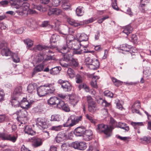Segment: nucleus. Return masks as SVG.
Segmentation results:
<instances>
[{
	"label": "nucleus",
	"instance_id": "f3484780",
	"mask_svg": "<svg viewBox=\"0 0 151 151\" xmlns=\"http://www.w3.org/2000/svg\"><path fill=\"white\" fill-rule=\"evenodd\" d=\"M99 65L100 63L99 60L97 59H94L91 64L88 66V67L91 70H95L99 68Z\"/></svg>",
	"mask_w": 151,
	"mask_h": 151
},
{
	"label": "nucleus",
	"instance_id": "a18cd8bd",
	"mask_svg": "<svg viewBox=\"0 0 151 151\" xmlns=\"http://www.w3.org/2000/svg\"><path fill=\"white\" fill-rule=\"evenodd\" d=\"M62 7L63 9L65 10L69 9L70 6V3L67 1H63Z\"/></svg>",
	"mask_w": 151,
	"mask_h": 151
},
{
	"label": "nucleus",
	"instance_id": "c03bdc74",
	"mask_svg": "<svg viewBox=\"0 0 151 151\" xmlns=\"http://www.w3.org/2000/svg\"><path fill=\"white\" fill-rule=\"evenodd\" d=\"M37 123L41 127H43L44 125H45L46 124L45 119L41 118H38Z\"/></svg>",
	"mask_w": 151,
	"mask_h": 151
},
{
	"label": "nucleus",
	"instance_id": "8fccbe9b",
	"mask_svg": "<svg viewBox=\"0 0 151 151\" xmlns=\"http://www.w3.org/2000/svg\"><path fill=\"white\" fill-rule=\"evenodd\" d=\"M65 104V103L63 101L60 99L57 106L58 108L61 110Z\"/></svg>",
	"mask_w": 151,
	"mask_h": 151
},
{
	"label": "nucleus",
	"instance_id": "aec40b11",
	"mask_svg": "<svg viewBox=\"0 0 151 151\" xmlns=\"http://www.w3.org/2000/svg\"><path fill=\"white\" fill-rule=\"evenodd\" d=\"M93 133L90 130H86L83 135V139L86 141H89L92 138Z\"/></svg>",
	"mask_w": 151,
	"mask_h": 151
},
{
	"label": "nucleus",
	"instance_id": "9b49d317",
	"mask_svg": "<svg viewBox=\"0 0 151 151\" xmlns=\"http://www.w3.org/2000/svg\"><path fill=\"white\" fill-rule=\"evenodd\" d=\"M71 146L75 149L83 150L86 148L85 142H78L76 141L72 143Z\"/></svg>",
	"mask_w": 151,
	"mask_h": 151
},
{
	"label": "nucleus",
	"instance_id": "a211bd4d",
	"mask_svg": "<svg viewBox=\"0 0 151 151\" xmlns=\"http://www.w3.org/2000/svg\"><path fill=\"white\" fill-rule=\"evenodd\" d=\"M31 103L28 102L26 98H23L20 102V106L24 109H28L31 107Z\"/></svg>",
	"mask_w": 151,
	"mask_h": 151
},
{
	"label": "nucleus",
	"instance_id": "dca6fc26",
	"mask_svg": "<svg viewBox=\"0 0 151 151\" xmlns=\"http://www.w3.org/2000/svg\"><path fill=\"white\" fill-rule=\"evenodd\" d=\"M37 91V94L40 97L45 96L46 94H48L45 85L39 87Z\"/></svg>",
	"mask_w": 151,
	"mask_h": 151
},
{
	"label": "nucleus",
	"instance_id": "a878e982",
	"mask_svg": "<svg viewBox=\"0 0 151 151\" xmlns=\"http://www.w3.org/2000/svg\"><path fill=\"white\" fill-rule=\"evenodd\" d=\"M79 63L77 60L73 58L69 63V66L73 68L77 69L78 68Z\"/></svg>",
	"mask_w": 151,
	"mask_h": 151
},
{
	"label": "nucleus",
	"instance_id": "de8ad7c7",
	"mask_svg": "<svg viewBox=\"0 0 151 151\" xmlns=\"http://www.w3.org/2000/svg\"><path fill=\"white\" fill-rule=\"evenodd\" d=\"M67 73L70 78H73L75 75L74 70L71 68H69L67 70Z\"/></svg>",
	"mask_w": 151,
	"mask_h": 151
},
{
	"label": "nucleus",
	"instance_id": "f8f14e48",
	"mask_svg": "<svg viewBox=\"0 0 151 151\" xmlns=\"http://www.w3.org/2000/svg\"><path fill=\"white\" fill-rule=\"evenodd\" d=\"M67 136L65 133L60 132L57 134L55 138L56 142L58 143H61L67 139Z\"/></svg>",
	"mask_w": 151,
	"mask_h": 151
},
{
	"label": "nucleus",
	"instance_id": "0eeeda50",
	"mask_svg": "<svg viewBox=\"0 0 151 151\" xmlns=\"http://www.w3.org/2000/svg\"><path fill=\"white\" fill-rule=\"evenodd\" d=\"M0 138L3 140H7L13 143L15 142L18 138L17 134H10L6 133H2L0 134Z\"/></svg>",
	"mask_w": 151,
	"mask_h": 151
},
{
	"label": "nucleus",
	"instance_id": "37998d69",
	"mask_svg": "<svg viewBox=\"0 0 151 151\" xmlns=\"http://www.w3.org/2000/svg\"><path fill=\"white\" fill-rule=\"evenodd\" d=\"M36 88L35 84H30L27 86V91L29 93H32L34 91Z\"/></svg>",
	"mask_w": 151,
	"mask_h": 151
},
{
	"label": "nucleus",
	"instance_id": "72a5a7b5",
	"mask_svg": "<svg viewBox=\"0 0 151 151\" xmlns=\"http://www.w3.org/2000/svg\"><path fill=\"white\" fill-rule=\"evenodd\" d=\"M118 127L124 129L127 132L128 131L129 129V126L127 125V124L124 123L119 122L118 123Z\"/></svg>",
	"mask_w": 151,
	"mask_h": 151
},
{
	"label": "nucleus",
	"instance_id": "bb28decb",
	"mask_svg": "<svg viewBox=\"0 0 151 151\" xmlns=\"http://www.w3.org/2000/svg\"><path fill=\"white\" fill-rule=\"evenodd\" d=\"M59 100L60 99L57 97H51L48 100L47 103L49 104L57 105Z\"/></svg>",
	"mask_w": 151,
	"mask_h": 151
},
{
	"label": "nucleus",
	"instance_id": "680f3d73",
	"mask_svg": "<svg viewBox=\"0 0 151 151\" xmlns=\"http://www.w3.org/2000/svg\"><path fill=\"white\" fill-rule=\"evenodd\" d=\"M87 100L88 102V105L95 102L92 98L90 96H87Z\"/></svg>",
	"mask_w": 151,
	"mask_h": 151
},
{
	"label": "nucleus",
	"instance_id": "6e6d98bb",
	"mask_svg": "<svg viewBox=\"0 0 151 151\" xmlns=\"http://www.w3.org/2000/svg\"><path fill=\"white\" fill-rule=\"evenodd\" d=\"M24 42L29 48L31 47L33 45V41L29 39H26L24 40Z\"/></svg>",
	"mask_w": 151,
	"mask_h": 151
},
{
	"label": "nucleus",
	"instance_id": "49530a36",
	"mask_svg": "<svg viewBox=\"0 0 151 151\" xmlns=\"http://www.w3.org/2000/svg\"><path fill=\"white\" fill-rule=\"evenodd\" d=\"M60 63L63 67H68L69 66V63L68 62H66L65 60H63V59H62L60 60Z\"/></svg>",
	"mask_w": 151,
	"mask_h": 151
},
{
	"label": "nucleus",
	"instance_id": "603ef678",
	"mask_svg": "<svg viewBox=\"0 0 151 151\" xmlns=\"http://www.w3.org/2000/svg\"><path fill=\"white\" fill-rule=\"evenodd\" d=\"M110 123L111 125L109 127H112L114 129V127H116L117 125V122L112 117H111L110 119Z\"/></svg>",
	"mask_w": 151,
	"mask_h": 151
},
{
	"label": "nucleus",
	"instance_id": "4468645a",
	"mask_svg": "<svg viewBox=\"0 0 151 151\" xmlns=\"http://www.w3.org/2000/svg\"><path fill=\"white\" fill-rule=\"evenodd\" d=\"M32 145L34 147H37L41 146L42 144V139L37 137H33L32 139Z\"/></svg>",
	"mask_w": 151,
	"mask_h": 151
},
{
	"label": "nucleus",
	"instance_id": "c9c22d12",
	"mask_svg": "<svg viewBox=\"0 0 151 151\" xmlns=\"http://www.w3.org/2000/svg\"><path fill=\"white\" fill-rule=\"evenodd\" d=\"M74 53L76 54L80 55L83 53H93V51H86V49H84V51H83L81 50L78 49L74 50Z\"/></svg>",
	"mask_w": 151,
	"mask_h": 151
},
{
	"label": "nucleus",
	"instance_id": "0e129e2a",
	"mask_svg": "<svg viewBox=\"0 0 151 151\" xmlns=\"http://www.w3.org/2000/svg\"><path fill=\"white\" fill-rule=\"evenodd\" d=\"M150 137L149 136H145L142 138V139L143 141L146 142L147 143H149L150 142Z\"/></svg>",
	"mask_w": 151,
	"mask_h": 151
},
{
	"label": "nucleus",
	"instance_id": "cd10ccee",
	"mask_svg": "<svg viewBox=\"0 0 151 151\" xmlns=\"http://www.w3.org/2000/svg\"><path fill=\"white\" fill-rule=\"evenodd\" d=\"M62 11L61 9L55 8L54 9H50V12L48 13L49 15L53 14L57 15H58L61 14Z\"/></svg>",
	"mask_w": 151,
	"mask_h": 151
},
{
	"label": "nucleus",
	"instance_id": "6e6552de",
	"mask_svg": "<svg viewBox=\"0 0 151 151\" xmlns=\"http://www.w3.org/2000/svg\"><path fill=\"white\" fill-rule=\"evenodd\" d=\"M83 79V78L82 76L79 74H78L76 76L75 78L76 83H81V84L79 85L78 86L79 90H80L81 89L83 88L85 89L86 91H88L89 90V87L86 84L82 83Z\"/></svg>",
	"mask_w": 151,
	"mask_h": 151
},
{
	"label": "nucleus",
	"instance_id": "6ab92c4d",
	"mask_svg": "<svg viewBox=\"0 0 151 151\" xmlns=\"http://www.w3.org/2000/svg\"><path fill=\"white\" fill-rule=\"evenodd\" d=\"M85 131V129L84 127H79L75 129L74 133L76 136H81L83 135Z\"/></svg>",
	"mask_w": 151,
	"mask_h": 151
},
{
	"label": "nucleus",
	"instance_id": "f704fd0d",
	"mask_svg": "<svg viewBox=\"0 0 151 151\" xmlns=\"http://www.w3.org/2000/svg\"><path fill=\"white\" fill-rule=\"evenodd\" d=\"M45 55L43 53L38 54L36 57V62L38 63H40L42 61H43L44 60ZM43 63V62L42 63Z\"/></svg>",
	"mask_w": 151,
	"mask_h": 151
},
{
	"label": "nucleus",
	"instance_id": "20e7f679",
	"mask_svg": "<svg viewBox=\"0 0 151 151\" xmlns=\"http://www.w3.org/2000/svg\"><path fill=\"white\" fill-rule=\"evenodd\" d=\"M28 113L25 110H20L17 112V120L20 123V124H25L28 120L27 117Z\"/></svg>",
	"mask_w": 151,
	"mask_h": 151
},
{
	"label": "nucleus",
	"instance_id": "423d86ee",
	"mask_svg": "<svg viewBox=\"0 0 151 151\" xmlns=\"http://www.w3.org/2000/svg\"><path fill=\"white\" fill-rule=\"evenodd\" d=\"M82 117V116H80L77 117L76 119H74V116H71L68 118L66 123L64 124L63 126L64 127H71L81 121Z\"/></svg>",
	"mask_w": 151,
	"mask_h": 151
},
{
	"label": "nucleus",
	"instance_id": "393cba45",
	"mask_svg": "<svg viewBox=\"0 0 151 151\" xmlns=\"http://www.w3.org/2000/svg\"><path fill=\"white\" fill-rule=\"evenodd\" d=\"M97 101L98 104L106 107H109L111 105L110 103L107 102L106 100H104L101 98L98 99Z\"/></svg>",
	"mask_w": 151,
	"mask_h": 151
},
{
	"label": "nucleus",
	"instance_id": "7ed1b4c3",
	"mask_svg": "<svg viewBox=\"0 0 151 151\" xmlns=\"http://www.w3.org/2000/svg\"><path fill=\"white\" fill-rule=\"evenodd\" d=\"M113 129L114 128L112 127H109L103 124H100L97 126V131L99 133H104L107 137H109L111 135Z\"/></svg>",
	"mask_w": 151,
	"mask_h": 151
},
{
	"label": "nucleus",
	"instance_id": "79ce46f5",
	"mask_svg": "<svg viewBox=\"0 0 151 151\" xmlns=\"http://www.w3.org/2000/svg\"><path fill=\"white\" fill-rule=\"evenodd\" d=\"M132 28L129 26H128L125 27L122 32L126 34L127 36L132 32Z\"/></svg>",
	"mask_w": 151,
	"mask_h": 151
},
{
	"label": "nucleus",
	"instance_id": "4be33fe9",
	"mask_svg": "<svg viewBox=\"0 0 151 151\" xmlns=\"http://www.w3.org/2000/svg\"><path fill=\"white\" fill-rule=\"evenodd\" d=\"M47 91L49 93H52L55 90V84L53 83H47L45 85Z\"/></svg>",
	"mask_w": 151,
	"mask_h": 151
},
{
	"label": "nucleus",
	"instance_id": "c85d7f7f",
	"mask_svg": "<svg viewBox=\"0 0 151 151\" xmlns=\"http://www.w3.org/2000/svg\"><path fill=\"white\" fill-rule=\"evenodd\" d=\"M61 70L60 67L57 66L51 69L50 70V73L52 75H57L59 73Z\"/></svg>",
	"mask_w": 151,
	"mask_h": 151
},
{
	"label": "nucleus",
	"instance_id": "ea45409f",
	"mask_svg": "<svg viewBox=\"0 0 151 151\" xmlns=\"http://www.w3.org/2000/svg\"><path fill=\"white\" fill-rule=\"evenodd\" d=\"M76 12L78 16H81L83 15L84 13L83 7L81 6L78 7L76 9Z\"/></svg>",
	"mask_w": 151,
	"mask_h": 151
},
{
	"label": "nucleus",
	"instance_id": "e2e57ef3",
	"mask_svg": "<svg viewBox=\"0 0 151 151\" xmlns=\"http://www.w3.org/2000/svg\"><path fill=\"white\" fill-rule=\"evenodd\" d=\"M93 60L90 58L89 57H87L85 59V61L86 64L88 65V66L92 63Z\"/></svg>",
	"mask_w": 151,
	"mask_h": 151
},
{
	"label": "nucleus",
	"instance_id": "774afa93",
	"mask_svg": "<svg viewBox=\"0 0 151 151\" xmlns=\"http://www.w3.org/2000/svg\"><path fill=\"white\" fill-rule=\"evenodd\" d=\"M85 116L86 119H88L89 121H90L91 123H93L94 122V121L92 117L91 116L89 115L88 114H86L85 115Z\"/></svg>",
	"mask_w": 151,
	"mask_h": 151
},
{
	"label": "nucleus",
	"instance_id": "1a4fd4ad",
	"mask_svg": "<svg viewBox=\"0 0 151 151\" xmlns=\"http://www.w3.org/2000/svg\"><path fill=\"white\" fill-rule=\"evenodd\" d=\"M76 40H77V42H82L85 41L86 42V44L85 45H82V47L84 48H86L88 46V38L87 35L85 34H81L80 33H77L76 35Z\"/></svg>",
	"mask_w": 151,
	"mask_h": 151
},
{
	"label": "nucleus",
	"instance_id": "58836bf2",
	"mask_svg": "<svg viewBox=\"0 0 151 151\" xmlns=\"http://www.w3.org/2000/svg\"><path fill=\"white\" fill-rule=\"evenodd\" d=\"M131 124L134 127L135 129H139V126L144 125V124L142 122H131Z\"/></svg>",
	"mask_w": 151,
	"mask_h": 151
},
{
	"label": "nucleus",
	"instance_id": "5fc2aeb1",
	"mask_svg": "<svg viewBox=\"0 0 151 151\" xmlns=\"http://www.w3.org/2000/svg\"><path fill=\"white\" fill-rule=\"evenodd\" d=\"M10 56H11V57L13 59V61L14 62L18 63L19 62L20 60L19 58L15 54H13V53L12 52V55Z\"/></svg>",
	"mask_w": 151,
	"mask_h": 151
},
{
	"label": "nucleus",
	"instance_id": "3c124183",
	"mask_svg": "<svg viewBox=\"0 0 151 151\" xmlns=\"http://www.w3.org/2000/svg\"><path fill=\"white\" fill-rule=\"evenodd\" d=\"M112 6L113 8L117 11L119 10V8L117 6V0H112Z\"/></svg>",
	"mask_w": 151,
	"mask_h": 151
},
{
	"label": "nucleus",
	"instance_id": "ddd939ff",
	"mask_svg": "<svg viewBox=\"0 0 151 151\" xmlns=\"http://www.w3.org/2000/svg\"><path fill=\"white\" fill-rule=\"evenodd\" d=\"M140 101H136L132 105L131 108L132 112L141 115V114L139 110V109L140 108Z\"/></svg>",
	"mask_w": 151,
	"mask_h": 151
},
{
	"label": "nucleus",
	"instance_id": "f03ea898",
	"mask_svg": "<svg viewBox=\"0 0 151 151\" xmlns=\"http://www.w3.org/2000/svg\"><path fill=\"white\" fill-rule=\"evenodd\" d=\"M71 50L68 47L67 44L63 45L58 48L59 52L65 54L62 59L65 60L67 62L70 61L73 58L72 57L73 54L70 52Z\"/></svg>",
	"mask_w": 151,
	"mask_h": 151
},
{
	"label": "nucleus",
	"instance_id": "a19ab883",
	"mask_svg": "<svg viewBox=\"0 0 151 151\" xmlns=\"http://www.w3.org/2000/svg\"><path fill=\"white\" fill-rule=\"evenodd\" d=\"M131 47V46L126 44L122 45L120 47L121 50L126 52H129Z\"/></svg>",
	"mask_w": 151,
	"mask_h": 151
},
{
	"label": "nucleus",
	"instance_id": "9d476101",
	"mask_svg": "<svg viewBox=\"0 0 151 151\" xmlns=\"http://www.w3.org/2000/svg\"><path fill=\"white\" fill-rule=\"evenodd\" d=\"M58 83L61 85L62 88L64 91L68 92L71 90V85L68 81L60 79L58 80Z\"/></svg>",
	"mask_w": 151,
	"mask_h": 151
},
{
	"label": "nucleus",
	"instance_id": "09e8293b",
	"mask_svg": "<svg viewBox=\"0 0 151 151\" xmlns=\"http://www.w3.org/2000/svg\"><path fill=\"white\" fill-rule=\"evenodd\" d=\"M60 118L59 115H53L51 116L50 120L51 121H58L60 120Z\"/></svg>",
	"mask_w": 151,
	"mask_h": 151
},
{
	"label": "nucleus",
	"instance_id": "4c0bfd02",
	"mask_svg": "<svg viewBox=\"0 0 151 151\" xmlns=\"http://www.w3.org/2000/svg\"><path fill=\"white\" fill-rule=\"evenodd\" d=\"M25 132L29 135H33L35 133L29 126H27L24 129Z\"/></svg>",
	"mask_w": 151,
	"mask_h": 151
},
{
	"label": "nucleus",
	"instance_id": "13d9d810",
	"mask_svg": "<svg viewBox=\"0 0 151 151\" xmlns=\"http://www.w3.org/2000/svg\"><path fill=\"white\" fill-rule=\"evenodd\" d=\"M61 110L66 112H69L70 111L69 106L66 103H65Z\"/></svg>",
	"mask_w": 151,
	"mask_h": 151
},
{
	"label": "nucleus",
	"instance_id": "5701e85b",
	"mask_svg": "<svg viewBox=\"0 0 151 151\" xmlns=\"http://www.w3.org/2000/svg\"><path fill=\"white\" fill-rule=\"evenodd\" d=\"M12 99L11 102V105L14 107H19L20 106V102L17 96H12Z\"/></svg>",
	"mask_w": 151,
	"mask_h": 151
},
{
	"label": "nucleus",
	"instance_id": "864d4df0",
	"mask_svg": "<svg viewBox=\"0 0 151 151\" xmlns=\"http://www.w3.org/2000/svg\"><path fill=\"white\" fill-rule=\"evenodd\" d=\"M74 39V37L73 35H68L66 37L67 43L71 42Z\"/></svg>",
	"mask_w": 151,
	"mask_h": 151
},
{
	"label": "nucleus",
	"instance_id": "2eb2a0df",
	"mask_svg": "<svg viewBox=\"0 0 151 151\" xmlns=\"http://www.w3.org/2000/svg\"><path fill=\"white\" fill-rule=\"evenodd\" d=\"M60 38V36L57 34L52 35L50 40V43L51 45L50 48L54 49L56 47V45H53L58 41Z\"/></svg>",
	"mask_w": 151,
	"mask_h": 151
},
{
	"label": "nucleus",
	"instance_id": "473e14b6",
	"mask_svg": "<svg viewBox=\"0 0 151 151\" xmlns=\"http://www.w3.org/2000/svg\"><path fill=\"white\" fill-rule=\"evenodd\" d=\"M22 93V87L21 86H19L15 88L12 96L17 97L20 96Z\"/></svg>",
	"mask_w": 151,
	"mask_h": 151
},
{
	"label": "nucleus",
	"instance_id": "bf43d9fd",
	"mask_svg": "<svg viewBox=\"0 0 151 151\" xmlns=\"http://www.w3.org/2000/svg\"><path fill=\"white\" fill-rule=\"evenodd\" d=\"M62 126L61 125H59L58 126H53L51 127V129L52 130H54L55 131H60Z\"/></svg>",
	"mask_w": 151,
	"mask_h": 151
},
{
	"label": "nucleus",
	"instance_id": "338daca9",
	"mask_svg": "<svg viewBox=\"0 0 151 151\" xmlns=\"http://www.w3.org/2000/svg\"><path fill=\"white\" fill-rule=\"evenodd\" d=\"M95 20V19L93 18H92L88 19L85 20L84 21V23L85 24H88L91 23L93 22Z\"/></svg>",
	"mask_w": 151,
	"mask_h": 151
},
{
	"label": "nucleus",
	"instance_id": "e433bc0d",
	"mask_svg": "<svg viewBox=\"0 0 151 151\" xmlns=\"http://www.w3.org/2000/svg\"><path fill=\"white\" fill-rule=\"evenodd\" d=\"M111 79L114 84L116 86L119 87L122 85L123 83L122 82L118 80L114 77H111Z\"/></svg>",
	"mask_w": 151,
	"mask_h": 151
},
{
	"label": "nucleus",
	"instance_id": "c756f323",
	"mask_svg": "<svg viewBox=\"0 0 151 151\" xmlns=\"http://www.w3.org/2000/svg\"><path fill=\"white\" fill-rule=\"evenodd\" d=\"M88 110L92 113L95 112L97 109L96 104V102L88 105Z\"/></svg>",
	"mask_w": 151,
	"mask_h": 151
},
{
	"label": "nucleus",
	"instance_id": "412c9836",
	"mask_svg": "<svg viewBox=\"0 0 151 151\" xmlns=\"http://www.w3.org/2000/svg\"><path fill=\"white\" fill-rule=\"evenodd\" d=\"M44 67V65L43 63L37 65L33 69V71L32 75V76H34L36 73L42 71L43 70Z\"/></svg>",
	"mask_w": 151,
	"mask_h": 151
},
{
	"label": "nucleus",
	"instance_id": "f257e3e1",
	"mask_svg": "<svg viewBox=\"0 0 151 151\" xmlns=\"http://www.w3.org/2000/svg\"><path fill=\"white\" fill-rule=\"evenodd\" d=\"M10 3L12 7L17 9L16 12L20 15H23L25 14L30 6L29 3L26 2H23L22 5L21 4L19 5L16 1L12 0L10 1Z\"/></svg>",
	"mask_w": 151,
	"mask_h": 151
},
{
	"label": "nucleus",
	"instance_id": "b1692460",
	"mask_svg": "<svg viewBox=\"0 0 151 151\" xmlns=\"http://www.w3.org/2000/svg\"><path fill=\"white\" fill-rule=\"evenodd\" d=\"M78 97L74 95H71L69 96V100L70 103L73 106L76 105L79 101Z\"/></svg>",
	"mask_w": 151,
	"mask_h": 151
},
{
	"label": "nucleus",
	"instance_id": "052dcab7",
	"mask_svg": "<svg viewBox=\"0 0 151 151\" xmlns=\"http://www.w3.org/2000/svg\"><path fill=\"white\" fill-rule=\"evenodd\" d=\"M117 138L122 140L126 142L127 143L129 141V139H131V138L129 137H122L120 136H118Z\"/></svg>",
	"mask_w": 151,
	"mask_h": 151
},
{
	"label": "nucleus",
	"instance_id": "2f4dec72",
	"mask_svg": "<svg viewBox=\"0 0 151 151\" xmlns=\"http://www.w3.org/2000/svg\"><path fill=\"white\" fill-rule=\"evenodd\" d=\"M99 77L97 76H94L92 78V81L91 83V85L92 87L95 88H97L98 86L97 84V79H98Z\"/></svg>",
	"mask_w": 151,
	"mask_h": 151
},
{
	"label": "nucleus",
	"instance_id": "7c9ffc66",
	"mask_svg": "<svg viewBox=\"0 0 151 151\" xmlns=\"http://www.w3.org/2000/svg\"><path fill=\"white\" fill-rule=\"evenodd\" d=\"M67 21L70 24L75 27H77L82 25L80 23L70 18H68Z\"/></svg>",
	"mask_w": 151,
	"mask_h": 151
},
{
	"label": "nucleus",
	"instance_id": "39448f33",
	"mask_svg": "<svg viewBox=\"0 0 151 151\" xmlns=\"http://www.w3.org/2000/svg\"><path fill=\"white\" fill-rule=\"evenodd\" d=\"M7 42L4 40L0 41V50L3 56H7L12 55V52L7 47Z\"/></svg>",
	"mask_w": 151,
	"mask_h": 151
},
{
	"label": "nucleus",
	"instance_id": "69168bd1",
	"mask_svg": "<svg viewBox=\"0 0 151 151\" xmlns=\"http://www.w3.org/2000/svg\"><path fill=\"white\" fill-rule=\"evenodd\" d=\"M131 41L132 42H133L134 43H136L137 41V37L135 35H132L131 37Z\"/></svg>",
	"mask_w": 151,
	"mask_h": 151
},
{
	"label": "nucleus",
	"instance_id": "4d7b16f0",
	"mask_svg": "<svg viewBox=\"0 0 151 151\" xmlns=\"http://www.w3.org/2000/svg\"><path fill=\"white\" fill-rule=\"evenodd\" d=\"M104 95L108 97L112 98L113 96V93L109 90L105 91L104 92Z\"/></svg>",
	"mask_w": 151,
	"mask_h": 151
}]
</instances>
